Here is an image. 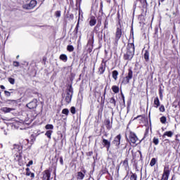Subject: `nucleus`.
<instances>
[{
	"mask_svg": "<svg viewBox=\"0 0 180 180\" xmlns=\"http://www.w3.org/2000/svg\"><path fill=\"white\" fill-rule=\"evenodd\" d=\"M134 56V44H129L127 46V54L124 55V60H131Z\"/></svg>",
	"mask_w": 180,
	"mask_h": 180,
	"instance_id": "f257e3e1",
	"label": "nucleus"
},
{
	"mask_svg": "<svg viewBox=\"0 0 180 180\" xmlns=\"http://www.w3.org/2000/svg\"><path fill=\"white\" fill-rule=\"evenodd\" d=\"M129 140L131 144H134L135 146H137V144L140 143V141H139V138H137L136 134L131 131L129 132Z\"/></svg>",
	"mask_w": 180,
	"mask_h": 180,
	"instance_id": "f03ea898",
	"label": "nucleus"
},
{
	"mask_svg": "<svg viewBox=\"0 0 180 180\" xmlns=\"http://www.w3.org/2000/svg\"><path fill=\"white\" fill-rule=\"evenodd\" d=\"M131 78H133V71L129 69L127 76L123 78L122 84L127 85V84L130 82V79H131Z\"/></svg>",
	"mask_w": 180,
	"mask_h": 180,
	"instance_id": "7ed1b4c3",
	"label": "nucleus"
},
{
	"mask_svg": "<svg viewBox=\"0 0 180 180\" xmlns=\"http://www.w3.org/2000/svg\"><path fill=\"white\" fill-rule=\"evenodd\" d=\"M36 5H37V1H36V0H32L30 2V4H24L22 6V8L24 9H33V8H34V6H36Z\"/></svg>",
	"mask_w": 180,
	"mask_h": 180,
	"instance_id": "20e7f679",
	"label": "nucleus"
},
{
	"mask_svg": "<svg viewBox=\"0 0 180 180\" xmlns=\"http://www.w3.org/2000/svg\"><path fill=\"white\" fill-rule=\"evenodd\" d=\"M71 99H72V87L70 86L68 89V92L66 94L65 101L67 103H70L71 102Z\"/></svg>",
	"mask_w": 180,
	"mask_h": 180,
	"instance_id": "39448f33",
	"label": "nucleus"
},
{
	"mask_svg": "<svg viewBox=\"0 0 180 180\" xmlns=\"http://www.w3.org/2000/svg\"><path fill=\"white\" fill-rule=\"evenodd\" d=\"M120 37H122V28L117 27L115 32V41H119Z\"/></svg>",
	"mask_w": 180,
	"mask_h": 180,
	"instance_id": "423d86ee",
	"label": "nucleus"
},
{
	"mask_svg": "<svg viewBox=\"0 0 180 180\" xmlns=\"http://www.w3.org/2000/svg\"><path fill=\"white\" fill-rule=\"evenodd\" d=\"M169 177V169L168 168L165 167L164 172L162 174V178L161 180H168V178Z\"/></svg>",
	"mask_w": 180,
	"mask_h": 180,
	"instance_id": "0eeeda50",
	"label": "nucleus"
},
{
	"mask_svg": "<svg viewBox=\"0 0 180 180\" xmlns=\"http://www.w3.org/2000/svg\"><path fill=\"white\" fill-rule=\"evenodd\" d=\"M102 144L104 147H106L107 151H109V149L110 148V141L103 139Z\"/></svg>",
	"mask_w": 180,
	"mask_h": 180,
	"instance_id": "6e6552de",
	"label": "nucleus"
},
{
	"mask_svg": "<svg viewBox=\"0 0 180 180\" xmlns=\"http://www.w3.org/2000/svg\"><path fill=\"white\" fill-rule=\"evenodd\" d=\"M27 107L29 108V109H34L37 107V103L36 101H32L27 104Z\"/></svg>",
	"mask_w": 180,
	"mask_h": 180,
	"instance_id": "1a4fd4ad",
	"label": "nucleus"
},
{
	"mask_svg": "<svg viewBox=\"0 0 180 180\" xmlns=\"http://www.w3.org/2000/svg\"><path fill=\"white\" fill-rule=\"evenodd\" d=\"M120 139H122V136L120 135H117L115 139L112 143L115 146H120Z\"/></svg>",
	"mask_w": 180,
	"mask_h": 180,
	"instance_id": "9d476101",
	"label": "nucleus"
},
{
	"mask_svg": "<svg viewBox=\"0 0 180 180\" xmlns=\"http://www.w3.org/2000/svg\"><path fill=\"white\" fill-rule=\"evenodd\" d=\"M1 110L4 113H9L12 112V110H15L13 108H8V107H3L1 108Z\"/></svg>",
	"mask_w": 180,
	"mask_h": 180,
	"instance_id": "9b49d317",
	"label": "nucleus"
},
{
	"mask_svg": "<svg viewBox=\"0 0 180 180\" xmlns=\"http://www.w3.org/2000/svg\"><path fill=\"white\" fill-rule=\"evenodd\" d=\"M105 64L101 63V65L99 68V70H98L99 74H103V72H105Z\"/></svg>",
	"mask_w": 180,
	"mask_h": 180,
	"instance_id": "f8f14e48",
	"label": "nucleus"
},
{
	"mask_svg": "<svg viewBox=\"0 0 180 180\" xmlns=\"http://www.w3.org/2000/svg\"><path fill=\"white\" fill-rule=\"evenodd\" d=\"M43 180H50V172H49V171H45Z\"/></svg>",
	"mask_w": 180,
	"mask_h": 180,
	"instance_id": "ddd939ff",
	"label": "nucleus"
},
{
	"mask_svg": "<svg viewBox=\"0 0 180 180\" xmlns=\"http://www.w3.org/2000/svg\"><path fill=\"white\" fill-rule=\"evenodd\" d=\"M77 179L78 180H82L84 179V178H85V174H84V173L79 172H77Z\"/></svg>",
	"mask_w": 180,
	"mask_h": 180,
	"instance_id": "4468645a",
	"label": "nucleus"
},
{
	"mask_svg": "<svg viewBox=\"0 0 180 180\" xmlns=\"http://www.w3.org/2000/svg\"><path fill=\"white\" fill-rule=\"evenodd\" d=\"M119 75V72L117 70L112 71V78L115 79V81H117V76Z\"/></svg>",
	"mask_w": 180,
	"mask_h": 180,
	"instance_id": "2eb2a0df",
	"label": "nucleus"
},
{
	"mask_svg": "<svg viewBox=\"0 0 180 180\" xmlns=\"http://www.w3.org/2000/svg\"><path fill=\"white\" fill-rule=\"evenodd\" d=\"M14 151H17V153H18V154H20L22 153V147L19 146L18 145L15 146Z\"/></svg>",
	"mask_w": 180,
	"mask_h": 180,
	"instance_id": "dca6fc26",
	"label": "nucleus"
},
{
	"mask_svg": "<svg viewBox=\"0 0 180 180\" xmlns=\"http://www.w3.org/2000/svg\"><path fill=\"white\" fill-rule=\"evenodd\" d=\"M154 105L155 108H158V106H160V99L158 98V97L155 98Z\"/></svg>",
	"mask_w": 180,
	"mask_h": 180,
	"instance_id": "f3484780",
	"label": "nucleus"
},
{
	"mask_svg": "<svg viewBox=\"0 0 180 180\" xmlns=\"http://www.w3.org/2000/svg\"><path fill=\"white\" fill-rule=\"evenodd\" d=\"M26 171H27L26 175L27 176H30L31 178H33L34 176V173L30 172V170L29 169V168H27Z\"/></svg>",
	"mask_w": 180,
	"mask_h": 180,
	"instance_id": "a211bd4d",
	"label": "nucleus"
},
{
	"mask_svg": "<svg viewBox=\"0 0 180 180\" xmlns=\"http://www.w3.org/2000/svg\"><path fill=\"white\" fill-rule=\"evenodd\" d=\"M165 136H167V137H171L172 136H174V133L171 131H166L163 134V137H165Z\"/></svg>",
	"mask_w": 180,
	"mask_h": 180,
	"instance_id": "6ab92c4d",
	"label": "nucleus"
},
{
	"mask_svg": "<svg viewBox=\"0 0 180 180\" xmlns=\"http://www.w3.org/2000/svg\"><path fill=\"white\" fill-rule=\"evenodd\" d=\"M60 59L62 60V61H67L68 60V58L67 57V55L62 54L60 56Z\"/></svg>",
	"mask_w": 180,
	"mask_h": 180,
	"instance_id": "aec40b11",
	"label": "nucleus"
},
{
	"mask_svg": "<svg viewBox=\"0 0 180 180\" xmlns=\"http://www.w3.org/2000/svg\"><path fill=\"white\" fill-rule=\"evenodd\" d=\"M112 92H114L115 94H119V86H112Z\"/></svg>",
	"mask_w": 180,
	"mask_h": 180,
	"instance_id": "412c9836",
	"label": "nucleus"
},
{
	"mask_svg": "<svg viewBox=\"0 0 180 180\" xmlns=\"http://www.w3.org/2000/svg\"><path fill=\"white\" fill-rule=\"evenodd\" d=\"M45 129L46 130H53V129H54V126H53V124H48L45 126Z\"/></svg>",
	"mask_w": 180,
	"mask_h": 180,
	"instance_id": "4be33fe9",
	"label": "nucleus"
},
{
	"mask_svg": "<svg viewBox=\"0 0 180 180\" xmlns=\"http://www.w3.org/2000/svg\"><path fill=\"white\" fill-rule=\"evenodd\" d=\"M53 134V131L49 130L46 132L45 136L48 137V139H51V134Z\"/></svg>",
	"mask_w": 180,
	"mask_h": 180,
	"instance_id": "5701e85b",
	"label": "nucleus"
},
{
	"mask_svg": "<svg viewBox=\"0 0 180 180\" xmlns=\"http://www.w3.org/2000/svg\"><path fill=\"white\" fill-rule=\"evenodd\" d=\"M110 103H111V105H112V106H116V100H115V98H110Z\"/></svg>",
	"mask_w": 180,
	"mask_h": 180,
	"instance_id": "b1692460",
	"label": "nucleus"
},
{
	"mask_svg": "<svg viewBox=\"0 0 180 180\" xmlns=\"http://www.w3.org/2000/svg\"><path fill=\"white\" fill-rule=\"evenodd\" d=\"M62 113H63V115H65L66 116H68V115L70 113V110L68 108H64L62 110Z\"/></svg>",
	"mask_w": 180,
	"mask_h": 180,
	"instance_id": "393cba45",
	"label": "nucleus"
},
{
	"mask_svg": "<svg viewBox=\"0 0 180 180\" xmlns=\"http://www.w3.org/2000/svg\"><path fill=\"white\" fill-rule=\"evenodd\" d=\"M156 162H157V160H155V158H152V160H150V167H154V165H155Z\"/></svg>",
	"mask_w": 180,
	"mask_h": 180,
	"instance_id": "a878e982",
	"label": "nucleus"
},
{
	"mask_svg": "<svg viewBox=\"0 0 180 180\" xmlns=\"http://www.w3.org/2000/svg\"><path fill=\"white\" fill-rule=\"evenodd\" d=\"M90 26H95L96 25V20L95 19H91L89 21Z\"/></svg>",
	"mask_w": 180,
	"mask_h": 180,
	"instance_id": "bb28decb",
	"label": "nucleus"
},
{
	"mask_svg": "<svg viewBox=\"0 0 180 180\" xmlns=\"http://www.w3.org/2000/svg\"><path fill=\"white\" fill-rule=\"evenodd\" d=\"M160 122L162 124H165V123H167V117L165 116H162L160 117Z\"/></svg>",
	"mask_w": 180,
	"mask_h": 180,
	"instance_id": "cd10ccee",
	"label": "nucleus"
},
{
	"mask_svg": "<svg viewBox=\"0 0 180 180\" xmlns=\"http://www.w3.org/2000/svg\"><path fill=\"white\" fill-rule=\"evenodd\" d=\"M68 51H70V53L74 51V46L72 45H68L67 46Z\"/></svg>",
	"mask_w": 180,
	"mask_h": 180,
	"instance_id": "c85d7f7f",
	"label": "nucleus"
},
{
	"mask_svg": "<svg viewBox=\"0 0 180 180\" xmlns=\"http://www.w3.org/2000/svg\"><path fill=\"white\" fill-rule=\"evenodd\" d=\"M149 57H150V53H148V51H146V53H144V58H145V60L146 61H148Z\"/></svg>",
	"mask_w": 180,
	"mask_h": 180,
	"instance_id": "c756f323",
	"label": "nucleus"
},
{
	"mask_svg": "<svg viewBox=\"0 0 180 180\" xmlns=\"http://www.w3.org/2000/svg\"><path fill=\"white\" fill-rule=\"evenodd\" d=\"M8 82H10V84H11V85H14L15 84V79H13L12 77H9Z\"/></svg>",
	"mask_w": 180,
	"mask_h": 180,
	"instance_id": "7c9ffc66",
	"label": "nucleus"
},
{
	"mask_svg": "<svg viewBox=\"0 0 180 180\" xmlns=\"http://www.w3.org/2000/svg\"><path fill=\"white\" fill-rule=\"evenodd\" d=\"M70 112L72 115H75V112H76L75 107H71Z\"/></svg>",
	"mask_w": 180,
	"mask_h": 180,
	"instance_id": "2f4dec72",
	"label": "nucleus"
},
{
	"mask_svg": "<svg viewBox=\"0 0 180 180\" xmlns=\"http://www.w3.org/2000/svg\"><path fill=\"white\" fill-rule=\"evenodd\" d=\"M153 143L155 146H158V143H160V141L157 138L153 139Z\"/></svg>",
	"mask_w": 180,
	"mask_h": 180,
	"instance_id": "473e14b6",
	"label": "nucleus"
},
{
	"mask_svg": "<svg viewBox=\"0 0 180 180\" xmlns=\"http://www.w3.org/2000/svg\"><path fill=\"white\" fill-rule=\"evenodd\" d=\"M11 91H4V95H5L6 96H7V97L11 96Z\"/></svg>",
	"mask_w": 180,
	"mask_h": 180,
	"instance_id": "72a5a7b5",
	"label": "nucleus"
},
{
	"mask_svg": "<svg viewBox=\"0 0 180 180\" xmlns=\"http://www.w3.org/2000/svg\"><path fill=\"white\" fill-rule=\"evenodd\" d=\"M131 180H137V175L132 174L130 178Z\"/></svg>",
	"mask_w": 180,
	"mask_h": 180,
	"instance_id": "f704fd0d",
	"label": "nucleus"
},
{
	"mask_svg": "<svg viewBox=\"0 0 180 180\" xmlns=\"http://www.w3.org/2000/svg\"><path fill=\"white\" fill-rule=\"evenodd\" d=\"M160 112H165V107H164V105H161L159 108Z\"/></svg>",
	"mask_w": 180,
	"mask_h": 180,
	"instance_id": "c9c22d12",
	"label": "nucleus"
},
{
	"mask_svg": "<svg viewBox=\"0 0 180 180\" xmlns=\"http://www.w3.org/2000/svg\"><path fill=\"white\" fill-rule=\"evenodd\" d=\"M107 129H108V130H110V129H111L112 125H110V121H108L107 122V126H106Z\"/></svg>",
	"mask_w": 180,
	"mask_h": 180,
	"instance_id": "e433bc0d",
	"label": "nucleus"
},
{
	"mask_svg": "<svg viewBox=\"0 0 180 180\" xmlns=\"http://www.w3.org/2000/svg\"><path fill=\"white\" fill-rule=\"evenodd\" d=\"M56 16L57 18H60V16H61V12L60 11H56Z\"/></svg>",
	"mask_w": 180,
	"mask_h": 180,
	"instance_id": "4c0bfd02",
	"label": "nucleus"
},
{
	"mask_svg": "<svg viewBox=\"0 0 180 180\" xmlns=\"http://www.w3.org/2000/svg\"><path fill=\"white\" fill-rule=\"evenodd\" d=\"M13 65L14 67H19L20 63H19V62L14 61Z\"/></svg>",
	"mask_w": 180,
	"mask_h": 180,
	"instance_id": "58836bf2",
	"label": "nucleus"
},
{
	"mask_svg": "<svg viewBox=\"0 0 180 180\" xmlns=\"http://www.w3.org/2000/svg\"><path fill=\"white\" fill-rule=\"evenodd\" d=\"M30 165H33V160L30 161L27 165V167H30Z\"/></svg>",
	"mask_w": 180,
	"mask_h": 180,
	"instance_id": "ea45409f",
	"label": "nucleus"
},
{
	"mask_svg": "<svg viewBox=\"0 0 180 180\" xmlns=\"http://www.w3.org/2000/svg\"><path fill=\"white\" fill-rule=\"evenodd\" d=\"M124 164H127V165L129 164V160H127V159H125L124 160Z\"/></svg>",
	"mask_w": 180,
	"mask_h": 180,
	"instance_id": "a19ab883",
	"label": "nucleus"
},
{
	"mask_svg": "<svg viewBox=\"0 0 180 180\" xmlns=\"http://www.w3.org/2000/svg\"><path fill=\"white\" fill-rule=\"evenodd\" d=\"M78 25H79V23L78 22L76 27H75V30H77V32H78Z\"/></svg>",
	"mask_w": 180,
	"mask_h": 180,
	"instance_id": "79ce46f5",
	"label": "nucleus"
},
{
	"mask_svg": "<svg viewBox=\"0 0 180 180\" xmlns=\"http://www.w3.org/2000/svg\"><path fill=\"white\" fill-rule=\"evenodd\" d=\"M0 88H1V89H5V86L1 85Z\"/></svg>",
	"mask_w": 180,
	"mask_h": 180,
	"instance_id": "37998d69",
	"label": "nucleus"
},
{
	"mask_svg": "<svg viewBox=\"0 0 180 180\" xmlns=\"http://www.w3.org/2000/svg\"><path fill=\"white\" fill-rule=\"evenodd\" d=\"M139 117H141V115H139L138 117H135V118L134 119V120H136V119H139Z\"/></svg>",
	"mask_w": 180,
	"mask_h": 180,
	"instance_id": "c03bdc74",
	"label": "nucleus"
},
{
	"mask_svg": "<svg viewBox=\"0 0 180 180\" xmlns=\"http://www.w3.org/2000/svg\"><path fill=\"white\" fill-rule=\"evenodd\" d=\"M60 162L61 164H63V158H60Z\"/></svg>",
	"mask_w": 180,
	"mask_h": 180,
	"instance_id": "a18cd8bd",
	"label": "nucleus"
},
{
	"mask_svg": "<svg viewBox=\"0 0 180 180\" xmlns=\"http://www.w3.org/2000/svg\"><path fill=\"white\" fill-rule=\"evenodd\" d=\"M160 98L162 97V93L161 91H160Z\"/></svg>",
	"mask_w": 180,
	"mask_h": 180,
	"instance_id": "49530a36",
	"label": "nucleus"
},
{
	"mask_svg": "<svg viewBox=\"0 0 180 180\" xmlns=\"http://www.w3.org/2000/svg\"><path fill=\"white\" fill-rule=\"evenodd\" d=\"M83 172H84V174H86V170H83Z\"/></svg>",
	"mask_w": 180,
	"mask_h": 180,
	"instance_id": "de8ad7c7",
	"label": "nucleus"
},
{
	"mask_svg": "<svg viewBox=\"0 0 180 180\" xmlns=\"http://www.w3.org/2000/svg\"><path fill=\"white\" fill-rule=\"evenodd\" d=\"M82 0H77L78 2H81Z\"/></svg>",
	"mask_w": 180,
	"mask_h": 180,
	"instance_id": "09e8293b",
	"label": "nucleus"
},
{
	"mask_svg": "<svg viewBox=\"0 0 180 180\" xmlns=\"http://www.w3.org/2000/svg\"><path fill=\"white\" fill-rule=\"evenodd\" d=\"M160 1H161L162 2H164V1H165V0H160Z\"/></svg>",
	"mask_w": 180,
	"mask_h": 180,
	"instance_id": "8fccbe9b",
	"label": "nucleus"
},
{
	"mask_svg": "<svg viewBox=\"0 0 180 180\" xmlns=\"http://www.w3.org/2000/svg\"><path fill=\"white\" fill-rule=\"evenodd\" d=\"M17 58H19V56H17Z\"/></svg>",
	"mask_w": 180,
	"mask_h": 180,
	"instance_id": "3c124183",
	"label": "nucleus"
},
{
	"mask_svg": "<svg viewBox=\"0 0 180 180\" xmlns=\"http://www.w3.org/2000/svg\"><path fill=\"white\" fill-rule=\"evenodd\" d=\"M10 91H13V89H10Z\"/></svg>",
	"mask_w": 180,
	"mask_h": 180,
	"instance_id": "603ef678",
	"label": "nucleus"
},
{
	"mask_svg": "<svg viewBox=\"0 0 180 180\" xmlns=\"http://www.w3.org/2000/svg\"><path fill=\"white\" fill-rule=\"evenodd\" d=\"M12 102H15V101H12Z\"/></svg>",
	"mask_w": 180,
	"mask_h": 180,
	"instance_id": "864d4df0",
	"label": "nucleus"
}]
</instances>
